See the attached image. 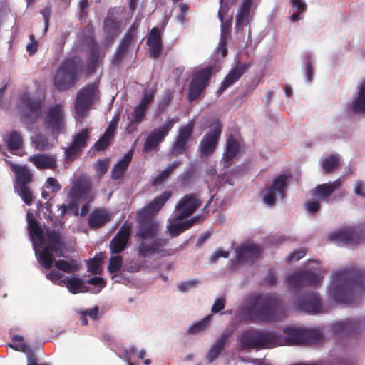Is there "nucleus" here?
<instances>
[{
	"label": "nucleus",
	"instance_id": "nucleus-1",
	"mask_svg": "<svg viewBox=\"0 0 365 365\" xmlns=\"http://www.w3.org/2000/svg\"><path fill=\"white\" fill-rule=\"evenodd\" d=\"M171 195L170 191H165L138 212L137 236L142 239L137 248L139 256L147 257L155 254L170 255L168 251L161 249L168 243L169 240L155 238L160 231V225L154 218Z\"/></svg>",
	"mask_w": 365,
	"mask_h": 365
},
{
	"label": "nucleus",
	"instance_id": "nucleus-2",
	"mask_svg": "<svg viewBox=\"0 0 365 365\" xmlns=\"http://www.w3.org/2000/svg\"><path fill=\"white\" fill-rule=\"evenodd\" d=\"M365 289V270L349 268L333 273L331 285L329 292L337 303L351 304L354 299V292Z\"/></svg>",
	"mask_w": 365,
	"mask_h": 365
},
{
	"label": "nucleus",
	"instance_id": "nucleus-3",
	"mask_svg": "<svg viewBox=\"0 0 365 365\" xmlns=\"http://www.w3.org/2000/svg\"><path fill=\"white\" fill-rule=\"evenodd\" d=\"M245 313L251 320L272 322L281 320L285 309L281 300L274 295L256 296L246 308Z\"/></svg>",
	"mask_w": 365,
	"mask_h": 365
},
{
	"label": "nucleus",
	"instance_id": "nucleus-4",
	"mask_svg": "<svg viewBox=\"0 0 365 365\" xmlns=\"http://www.w3.org/2000/svg\"><path fill=\"white\" fill-rule=\"evenodd\" d=\"M83 63L78 57H69L60 64L54 76L53 83L59 91H65L74 87L82 73Z\"/></svg>",
	"mask_w": 365,
	"mask_h": 365
},
{
	"label": "nucleus",
	"instance_id": "nucleus-5",
	"mask_svg": "<svg viewBox=\"0 0 365 365\" xmlns=\"http://www.w3.org/2000/svg\"><path fill=\"white\" fill-rule=\"evenodd\" d=\"M279 339L281 346H293L320 343L324 335L319 329L290 326L284 329Z\"/></svg>",
	"mask_w": 365,
	"mask_h": 365
},
{
	"label": "nucleus",
	"instance_id": "nucleus-6",
	"mask_svg": "<svg viewBox=\"0 0 365 365\" xmlns=\"http://www.w3.org/2000/svg\"><path fill=\"white\" fill-rule=\"evenodd\" d=\"M213 73V67L208 66L195 71L189 84L187 95L190 103L198 99L209 86Z\"/></svg>",
	"mask_w": 365,
	"mask_h": 365
},
{
	"label": "nucleus",
	"instance_id": "nucleus-7",
	"mask_svg": "<svg viewBox=\"0 0 365 365\" xmlns=\"http://www.w3.org/2000/svg\"><path fill=\"white\" fill-rule=\"evenodd\" d=\"M329 240L342 245H358L365 242V225L346 226L329 235Z\"/></svg>",
	"mask_w": 365,
	"mask_h": 365
},
{
	"label": "nucleus",
	"instance_id": "nucleus-8",
	"mask_svg": "<svg viewBox=\"0 0 365 365\" xmlns=\"http://www.w3.org/2000/svg\"><path fill=\"white\" fill-rule=\"evenodd\" d=\"M288 176L281 174L274 178L272 183L261 191L264 204L272 207L275 205L277 197L284 199L288 185Z\"/></svg>",
	"mask_w": 365,
	"mask_h": 365
},
{
	"label": "nucleus",
	"instance_id": "nucleus-9",
	"mask_svg": "<svg viewBox=\"0 0 365 365\" xmlns=\"http://www.w3.org/2000/svg\"><path fill=\"white\" fill-rule=\"evenodd\" d=\"M194 128L195 122L192 120L179 128L170 148V155L172 157H178L187 152L189 149L188 142L192 138Z\"/></svg>",
	"mask_w": 365,
	"mask_h": 365
},
{
	"label": "nucleus",
	"instance_id": "nucleus-10",
	"mask_svg": "<svg viewBox=\"0 0 365 365\" xmlns=\"http://www.w3.org/2000/svg\"><path fill=\"white\" fill-rule=\"evenodd\" d=\"M97 90L98 85L93 83L87 84L78 92L75 100V110L78 117L83 118L87 115Z\"/></svg>",
	"mask_w": 365,
	"mask_h": 365
},
{
	"label": "nucleus",
	"instance_id": "nucleus-11",
	"mask_svg": "<svg viewBox=\"0 0 365 365\" xmlns=\"http://www.w3.org/2000/svg\"><path fill=\"white\" fill-rule=\"evenodd\" d=\"M175 123L174 118L168 119L162 125L153 129L146 138L143 150L150 152L158 150L159 145L165 140Z\"/></svg>",
	"mask_w": 365,
	"mask_h": 365
},
{
	"label": "nucleus",
	"instance_id": "nucleus-12",
	"mask_svg": "<svg viewBox=\"0 0 365 365\" xmlns=\"http://www.w3.org/2000/svg\"><path fill=\"white\" fill-rule=\"evenodd\" d=\"M138 27V24L134 22L125 32L113 56L112 63L113 65L119 66L128 53L131 46L135 43Z\"/></svg>",
	"mask_w": 365,
	"mask_h": 365
},
{
	"label": "nucleus",
	"instance_id": "nucleus-13",
	"mask_svg": "<svg viewBox=\"0 0 365 365\" xmlns=\"http://www.w3.org/2000/svg\"><path fill=\"white\" fill-rule=\"evenodd\" d=\"M323 277L309 271L299 270L289 274L286 281L291 289H297L304 286H318Z\"/></svg>",
	"mask_w": 365,
	"mask_h": 365
},
{
	"label": "nucleus",
	"instance_id": "nucleus-14",
	"mask_svg": "<svg viewBox=\"0 0 365 365\" xmlns=\"http://www.w3.org/2000/svg\"><path fill=\"white\" fill-rule=\"evenodd\" d=\"M222 130V125L218 120L213 122L212 128L200 142L199 151L202 155L209 156L215 152L220 138Z\"/></svg>",
	"mask_w": 365,
	"mask_h": 365
},
{
	"label": "nucleus",
	"instance_id": "nucleus-15",
	"mask_svg": "<svg viewBox=\"0 0 365 365\" xmlns=\"http://www.w3.org/2000/svg\"><path fill=\"white\" fill-rule=\"evenodd\" d=\"M21 101L24 105L22 120L26 124H33L39 118L41 112V102L38 98L24 95Z\"/></svg>",
	"mask_w": 365,
	"mask_h": 365
},
{
	"label": "nucleus",
	"instance_id": "nucleus-16",
	"mask_svg": "<svg viewBox=\"0 0 365 365\" xmlns=\"http://www.w3.org/2000/svg\"><path fill=\"white\" fill-rule=\"evenodd\" d=\"M200 205L201 201L195 195H185L175 206L178 214L174 217L173 220H182L190 217Z\"/></svg>",
	"mask_w": 365,
	"mask_h": 365
},
{
	"label": "nucleus",
	"instance_id": "nucleus-17",
	"mask_svg": "<svg viewBox=\"0 0 365 365\" xmlns=\"http://www.w3.org/2000/svg\"><path fill=\"white\" fill-rule=\"evenodd\" d=\"M236 258L240 263H255L261 256L262 247L256 244H244L235 250Z\"/></svg>",
	"mask_w": 365,
	"mask_h": 365
},
{
	"label": "nucleus",
	"instance_id": "nucleus-18",
	"mask_svg": "<svg viewBox=\"0 0 365 365\" xmlns=\"http://www.w3.org/2000/svg\"><path fill=\"white\" fill-rule=\"evenodd\" d=\"M131 237V226L123 224L110 242L111 254H120L127 247Z\"/></svg>",
	"mask_w": 365,
	"mask_h": 365
},
{
	"label": "nucleus",
	"instance_id": "nucleus-19",
	"mask_svg": "<svg viewBox=\"0 0 365 365\" xmlns=\"http://www.w3.org/2000/svg\"><path fill=\"white\" fill-rule=\"evenodd\" d=\"M46 128L50 130L53 135H58L64 127L63 113L60 105L51 107L45 120Z\"/></svg>",
	"mask_w": 365,
	"mask_h": 365
},
{
	"label": "nucleus",
	"instance_id": "nucleus-20",
	"mask_svg": "<svg viewBox=\"0 0 365 365\" xmlns=\"http://www.w3.org/2000/svg\"><path fill=\"white\" fill-rule=\"evenodd\" d=\"M298 309L309 314H317L322 311V307L319 294L309 292L304 294L297 302Z\"/></svg>",
	"mask_w": 365,
	"mask_h": 365
},
{
	"label": "nucleus",
	"instance_id": "nucleus-21",
	"mask_svg": "<svg viewBox=\"0 0 365 365\" xmlns=\"http://www.w3.org/2000/svg\"><path fill=\"white\" fill-rule=\"evenodd\" d=\"M251 63H242L237 61L235 66L230 71L221 83L219 91L222 93L227 88L236 83L249 69Z\"/></svg>",
	"mask_w": 365,
	"mask_h": 365
},
{
	"label": "nucleus",
	"instance_id": "nucleus-22",
	"mask_svg": "<svg viewBox=\"0 0 365 365\" xmlns=\"http://www.w3.org/2000/svg\"><path fill=\"white\" fill-rule=\"evenodd\" d=\"M361 324L358 320L346 319L333 324L332 330L338 336H351L361 331Z\"/></svg>",
	"mask_w": 365,
	"mask_h": 365
},
{
	"label": "nucleus",
	"instance_id": "nucleus-23",
	"mask_svg": "<svg viewBox=\"0 0 365 365\" xmlns=\"http://www.w3.org/2000/svg\"><path fill=\"white\" fill-rule=\"evenodd\" d=\"M91 190V182L83 177H79L74 180L68 192V197H76L77 199L88 198Z\"/></svg>",
	"mask_w": 365,
	"mask_h": 365
},
{
	"label": "nucleus",
	"instance_id": "nucleus-24",
	"mask_svg": "<svg viewBox=\"0 0 365 365\" xmlns=\"http://www.w3.org/2000/svg\"><path fill=\"white\" fill-rule=\"evenodd\" d=\"M341 185L342 182L340 179H337L331 182L319 185L312 190V195L320 200H326L336 190H339L341 187Z\"/></svg>",
	"mask_w": 365,
	"mask_h": 365
},
{
	"label": "nucleus",
	"instance_id": "nucleus-25",
	"mask_svg": "<svg viewBox=\"0 0 365 365\" xmlns=\"http://www.w3.org/2000/svg\"><path fill=\"white\" fill-rule=\"evenodd\" d=\"M29 160L38 170H55L57 167L56 158L54 155L46 153L31 155L29 157Z\"/></svg>",
	"mask_w": 365,
	"mask_h": 365
},
{
	"label": "nucleus",
	"instance_id": "nucleus-26",
	"mask_svg": "<svg viewBox=\"0 0 365 365\" xmlns=\"http://www.w3.org/2000/svg\"><path fill=\"white\" fill-rule=\"evenodd\" d=\"M257 349H270L281 346L279 334L274 331H257Z\"/></svg>",
	"mask_w": 365,
	"mask_h": 365
},
{
	"label": "nucleus",
	"instance_id": "nucleus-27",
	"mask_svg": "<svg viewBox=\"0 0 365 365\" xmlns=\"http://www.w3.org/2000/svg\"><path fill=\"white\" fill-rule=\"evenodd\" d=\"M240 150V143L233 135H230L227 139L226 149L222 157L225 168L231 165L232 160L237 155Z\"/></svg>",
	"mask_w": 365,
	"mask_h": 365
},
{
	"label": "nucleus",
	"instance_id": "nucleus-28",
	"mask_svg": "<svg viewBox=\"0 0 365 365\" xmlns=\"http://www.w3.org/2000/svg\"><path fill=\"white\" fill-rule=\"evenodd\" d=\"M147 44L149 46L150 56L155 59L158 58L162 50V39L158 27H153L150 30Z\"/></svg>",
	"mask_w": 365,
	"mask_h": 365
},
{
	"label": "nucleus",
	"instance_id": "nucleus-29",
	"mask_svg": "<svg viewBox=\"0 0 365 365\" xmlns=\"http://www.w3.org/2000/svg\"><path fill=\"white\" fill-rule=\"evenodd\" d=\"M252 4V0H243L242 4L237 11L235 20V29L237 32H241L249 24V16Z\"/></svg>",
	"mask_w": 365,
	"mask_h": 365
},
{
	"label": "nucleus",
	"instance_id": "nucleus-30",
	"mask_svg": "<svg viewBox=\"0 0 365 365\" xmlns=\"http://www.w3.org/2000/svg\"><path fill=\"white\" fill-rule=\"evenodd\" d=\"M12 171L16 176L15 187L29 185L33 180V174L26 165H14Z\"/></svg>",
	"mask_w": 365,
	"mask_h": 365
},
{
	"label": "nucleus",
	"instance_id": "nucleus-31",
	"mask_svg": "<svg viewBox=\"0 0 365 365\" xmlns=\"http://www.w3.org/2000/svg\"><path fill=\"white\" fill-rule=\"evenodd\" d=\"M231 334V332L222 333L215 341L207 354V359L210 362H212L220 356Z\"/></svg>",
	"mask_w": 365,
	"mask_h": 365
},
{
	"label": "nucleus",
	"instance_id": "nucleus-32",
	"mask_svg": "<svg viewBox=\"0 0 365 365\" xmlns=\"http://www.w3.org/2000/svg\"><path fill=\"white\" fill-rule=\"evenodd\" d=\"M116 128L115 123L108 125L103 135L94 144L96 150L103 151L110 145L114 138Z\"/></svg>",
	"mask_w": 365,
	"mask_h": 365
},
{
	"label": "nucleus",
	"instance_id": "nucleus-33",
	"mask_svg": "<svg viewBox=\"0 0 365 365\" xmlns=\"http://www.w3.org/2000/svg\"><path fill=\"white\" fill-rule=\"evenodd\" d=\"M132 158L133 152L129 151L113 166L111 170V178L113 180L123 178L132 160Z\"/></svg>",
	"mask_w": 365,
	"mask_h": 365
},
{
	"label": "nucleus",
	"instance_id": "nucleus-34",
	"mask_svg": "<svg viewBox=\"0 0 365 365\" xmlns=\"http://www.w3.org/2000/svg\"><path fill=\"white\" fill-rule=\"evenodd\" d=\"M46 236L48 242L46 247H50L57 257H62L63 242L61 241L60 232L55 230H47Z\"/></svg>",
	"mask_w": 365,
	"mask_h": 365
},
{
	"label": "nucleus",
	"instance_id": "nucleus-35",
	"mask_svg": "<svg viewBox=\"0 0 365 365\" xmlns=\"http://www.w3.org/2000/svg\"><path fill=\"white\" fill-rule=\"evenodd\" d=\"M199 220H200V217H195L182 222L171 224L170 225L168 226L170 235L171 237H175L178 236L185 230L192 227Z\"/></svg>",
	"mask_w": 365,
	"mask_h": 365
},
{
	"label": "nucleus",
	"instance_id": "nucleus-36",
	"mask_svg": "<svg viewBox=\"0 0 365 365\" xmlns=\"http://www.w3.org/2000/svg\"><path fill=\"white\" fill-rule=\"evenodd\" d=\"M110 215L105 210H96L90 215L88 225L93 229L99 228L110 221Z\"/></svg>",
	"mask_w": 365,
	"mask_h": 365
},
{
	"label": "nucleus",
	"instance_id": "nucleus-37",
	"mask_svg": "<svg viewBox=\"0 0 365 365\" xmlns=\"http://www.w3.org/2000/svg\"><path fill=\"white\" fill-rule=\"evenodd\" d=\"M257 332L246 331L240 334L238 340L243 349H257Z\"/></svg>",
	"mask_w": 365,
	"mask_h": 365
},
{
	"label": "nucleus",
	"instance_id": "nucleus-38",
	"mask_svg": "<svg viewBox=\"0 0 365 365\" xmlns=\"http://www.w3.org/2000/svg\"><path fill=\"white\" fill-rule=\"evenodd\" d=\"M352 110L356 113H365V78L358 86V94L353 102Z\"/></svg>",
	"mask_w": 365,
	"mask_h": 365
},
{
	"label": "nucleus",
	"instance_id": "nucleus-39",
	"mask_svg": "<svg viewBox=\"0 0 365 365\" xmlns=\"http://www.w3.org/2000/svg\"><path fill=\"white\" fill-rule=\"evenodd\" d=\"M7 149L14 151L23 147V138L20 133L16 130L11 131L4 139Z\"/></svg>",
	"mask_w": 365,
	"mask_h": 365
},
{
	"label": "nucleus",
	"instance_id": "nucleus-40",
	"mask_svg": "<svg viewBox=\"0 0 365 365\" xmlns=\"http://www.w3.org/2000/svg\"><path fill=\"white\" fill-rule=\"evenodd\" d=\"M61 282L66 284L69 292L72 294H77L80 292L86 291L84 290L86 287L83 284V282L78 277H66L62 279Z\"/></svg>",
	"mask_w": 365,
	"mask_h": 365
},
{
	"label": "nucleus",
	"instance_id": "nucleus-41",
	"mask_svg": "<svg viewBox=\"0 0 365 365\" xmlns=\"http://www.w3.org/2000/svg\"><path fill=\"white\" fill-rule=\"evenodd\" d=\"M53 252L50 247H45L38 257L39 263L46 269H50L54 261Z\"/></svg>",
	"mask_w": 365,
	"mask_h": 365
},
{
	"label": "nucleus",
	"instance_id": "nucleus-42",
	"mask_svg": "<svg viewBox=\"0 0 365 365\" xmlns=\"http://www.w3.org/2000/svg\"><path fill=\"white\" fill-rule=\"evenodd\" d=\"M54 266L61 271L65 272L66 273H73L79 269V264L75 259H71L66 261L64 259H59L55 261Z\"/></svg>",
	"mask_w": 365,
	"mask_h": 365
},
{
	"label": "nucleus",
	"instance_id": "nucleus-43",
	"mask_svg": "<svg viewBox=\"0 0 365 365\" xmlns=\"http://www.w3.org/2000/svg\"><path fill=\"white\" fill-rule=\"evenodd\" d=\"M13 344H10L9 346L12 348L14 350L24 352L26 354V356L27 357V354L29 352H35L34 350L30 348L26 343L24 341V337L20 335H14L12 337Z\"/></svg>",
	"mask_w": 365,
	"mask_h": 365
},
{
	"label": "nucleus",
	"instance_id": "nucleus-44",
	"mask_svg": "<svg viewBox=\"0 0 365 365\" xmlns=\"http://www.w3.org/2000/svg\"><path fill=\"white\" fill-rule=\"evenodd\" d=\"M322 165L325 173H330L340 165L339 160L337 156L330 155L322 161Z\"/></svg>",
	"mask_w": 365,
	"mask_h": 365
},
{
	"label": "nucleus",
	"instance_id": "nucleus-45",
	"mask_svg": "<svg viewBox=\"0 0 365 365\" xmlns=\"http://www.w3.org/2000/svg\"><path fill=\"white\" fill-rule=\"evenodd\" d=\"M28 229L31 236L36 237L41 242L43 241V231L35 219L29 220Z\"/></svg>",
	"mask_w": 365,
	"mask_h": 365
},
{
	"label": "nucleus",
	"instance_id": "nucleus-46",
	"mask_svg": "<svg viewBox=\"0 0 365 365\" xmlns=\"http://www.w3.org/2000/svg\"><path fill=\"white\" fill-rule=\"evenodd\" d=\"M89 138V130L83 129L73 137V144L76 147L83 149L87 145V140Z\"/></svg>",
	"mask_w": 365,
	"mask_h": 365
},
{
	"label": "nucleus",
	"instance_id": "nucleus-47",
	"mask_svg": "<svg viewBox=\"0 0 365 365\" xmlns=\"http://www.w3.org/2000/svg\"><path fill=\"white\" fill-rule=\"evenodd\" d=\"M211 317V315H209L200 322H197V323L190 326L187 331V334H195L205 330L207 327Z\"/></svg>",
	"mask_w": 365,
	"mask_h": 365
},
{
	"label": "nucleus",
	"instance_id": "nucleus-48",
	"mask_svg": "<svg viewBox=\"0 0 365 365\" xmlns=\"http://www.w3.org/2000/svg\"><path fill=\"white\" fill-rule=\"evenodd\" d=\"M18 190L19 196L27 205H30L33 202V194L29 185L15 187Z\"/></svg>",
	"mask_w": 365,
	"mask_h": 365
},
{
	"label": "nucleus",
	"instance_id": "nucleus-49",
	"mask_svg": "<svg viewBox=\"0 0 365 365\" xmlns=\"http://www.w3.org/2000/svg\"><path fill=\"white\" fill-rule=\"evenodd\" d=\"M123 257L120 255L113 256L109 259L108 270L110 273H115L118 272L122 267Z\"/></svg>",
	"mask_w": 365,
	"mask_h": 365
},
{
	"label": "nucleus",
	"instance_id": "nucleus-50",
	"mask_svg": "<svg viewBox=\"0 0 365 365\" xmlns=\"http://www.w3.org/2000/svg\"><path fill=\"white\" fill-rule=\"evenodd\" d=\"M103 263V257L96 256L87 262L88 272L93 274L98 273L99 267Z\"/></svg>",
	"mask_w": 365,
	"mask_h": 365
},
{
	"label": "nucleus",
	"instance_id": "nucleus-51",
	"mask_svg": "<svg viewBox=\"0 0 365 365\" xmlns=\"http://www.w3.org/2000/svg\"><path fill=\"white\" fill-rule=\"evenodd\" d=\"M173 89H167L164 92L158 106L160 110H164L170 104L173 98Z\"/></svg>",
	"mask_w": 365,
	"mask_h": 365
},
{
	"label": "nucleus",
	"instance_id": "nucleus-52",
	"mask_svg": "<svg viewBox=\"0 0 365 365\" xmlns=\"http://www.w3.org/2000/svg\"><path fill=\"white\" fill-rule=\"evenodd\" d=\"M314 70L312 66V57L310 55L305 56V76L307 81L312 82L313 80Z\"/></svg>",
	"mask_w": 365,
	"mask_h": 365
},
{
	"label": "nucleus",
	"instance_id": "nucleus-53",
	"mask_svg": "<svg viewBox=\"0 0 365 365\" xmlns=\"http://www.w3.org/2000/svg\"><path fill=\"white\" fill-rule=\"evenodd\" d=\"M109 166V160L103 159L98 160L95 165V168L97 174L99 177H102L108 171Z\"/></svg>",
	"mask_w": 365,
	"mask_h": 365
},
{
	"label": "nucleus",
	"instance_id": "nucleus-54",
	"mask_svg": "<svg viewBox=\"0 0 365 365\" xmlns=\"http://www.w3.org/2000/svg\"><path fill=\"white\" fill-rule=\"evenodd\" d=\"M81 150L82 149L71 143V145L68 147L65 151L66 159L68 160H73L76 156L80 153Z\"/></svg>",
	"mask_w": 365,
	"mask_h": 365
},
{
	"label": "nucleus",
	"instance_id": "nucleus-55",
	"mask_svg": "<svg viewBox=\"0 0 365 365\" xmlns=\"http://www.w3.org/2000/svg\"><path fill=\"white\" fill-rule=\"evenodd\" d=\"M305 254L306 250L304 248L295 250L287 256V262L290 263L294 261H299L305 255Z\"/></svg>",
	"mask_w": 365,
	"mask_h": 365
},
{
	"label": "nucleus",
	"instance_id": "nucleus-56",
	"mask_svg": "<svg viewBox=\"0 0 365 365\" xmlns=\"http://www.w3.org/2000/svg\"><path fill=\"white\" fill-rule=\"evenodd\" d=\"M44 186L47 189H51V191L53 192H56L59 191L61 188V185H60L58 181L52 177H49L47 178Z\"/></svg>",
	"mask_w": 365,
	"mask_h": 365
},
{
	"label": "nucleus",
	"instance_id": "nucleus-57",
	"mask_svg": "<svg viewBox=\"0 0 365 365\" xmlns=\"http://www.w3.org/2000/svg\"><path fill=\"white\" fill-rule=\"evenodd\" d=\"M227 36H224V34H221V37L218 43V46L217 48V52L221 53L222 57H225L227 55Z\"/></svg>",
	"mask_w": 365,
	"mask_h": 365
},
{
	"label": "nucleus",
	"instance_id": "nucleus-58",
	"mask_svg": "<svg viewBox=\"0 0 365 365\" xmlns=\"http://www.w3.org/2000/svg\"><path fill=\"white\" fill-rule=\"evenodd\" d=\"M29 40L30 43L26 45V51L30 56H33L37 52L38 43L34 34L29 35Z\"/></svg>",
	"mask_w": 365,
	"mask_h": 365
},
{
	"label": "nucleus",
	"instance_id": "nucleus-59",
	"mask_svg": "<svg viewBox=\"0 0 365 365\" xmlns=\"http://www.w3.org/2000/svg\"><path fill=\"white\" fill-rule=\"evenodd\" d=\"M52 6L51 3H48L46 6L41 10L40 13L43 16L45 21V31H47L49 24L50 16L51 15Z\"/></svg>",
	"mask_w": 365,
	"mask_h": 365
},
{
	"label": "nucleus",
	"instance_id": "nucleus-60",
	"mask_svg": "<svg viewBox=\"0 0 365 365\" xmlns=\"http://www.w3.org/2000/svg\"><path fill=\"white\" fill-rule=\"evenodd\" d=\"M146 109L139 106H136L135 110L132 113V116L134 121L137 123H140L145 118Z\"/></svg>",
	"mask_w": 365,
	"mask_h": 365
},
{
	"label": "nucleus",
	"instance_id": "nucleus-61",
	"mask_svg": "<svg viewBox=\"0 0 365 365\" xmlns=\"http://www.w3.org/2000/svg\"><path fill=\"white\" fill-rule=\"evenodd\" d=\"M98 53L96 51H92L91 56L88 63V71L92 73L94 72L97 67L98 63Z\"/></svg>",
	"mask_w": 365,
	"mask_h": 365
},
{
	"label": "nucleus",
	"instance_id": "nucleus-62",
	"mask_svg": "<svg viewBox=\"0 0 365 365\" xmlns=\"http://www.w3.org/2000/svg\"><path fill=\"white\" fill-rule=\"evenodd\" d=\"M153 98L154 94L153 93H145L138 106L147 110L148 105L153 101Z\"/></svg>",
	"mask_w": 365,
	"mask_h": 365
},
{
	"label": "nucleus",
	"instance_id": "nucleus-63",
	"mask_svg": "<svg viewBox=\"0 0 365 365\" xmlns=\"http://www.w3.org/2000/svg\"><path fill=\"white\" fill-rule=\"evenodd\" d=\"M354 192L356 195H358L362 198H364L365 197V184L361 180H357L355 183Z\"/></svg>",
	"mask_w": 365,
	"mask_h": 365
},
{
	"label": "nucleus",
	"instance_id": "nucleus-64",
	"mask_svg": "<svg viewBox=\"0 0 365 365\" xmlns=\"http://www.w3.org/2000/svg\"><path fill=\"white\" fill-rule=\"evenodd\" d=\"M27 365H49L47 364H39V359L35 352H29L27 354Z\"/></svg>",
	"mask_w": 365,
	"mask_h": 365
}]
</instances>
